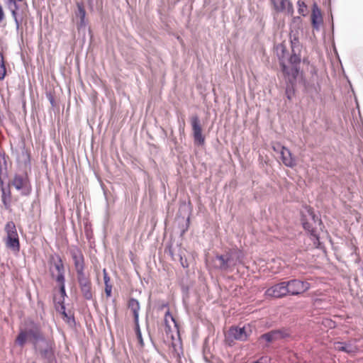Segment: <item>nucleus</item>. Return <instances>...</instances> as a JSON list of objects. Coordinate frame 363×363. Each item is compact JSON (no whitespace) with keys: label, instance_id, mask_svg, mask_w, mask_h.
<instances>
[{"label":"nucleus","instance_id":"nucleus-1","mask_svg":"<svg viewBox=\"0 0 363 363\" xmlns=\"http://www.w3.org/2000/svg\"><path fill=\"white\" fill-rule=\"evenodd\" d=\"M243 254L238 249H231L223 255H217L213 259L215 268L224 271L232 272L239 264H242Z\"/></svg>","mask_w":363,"mask_h":363},{"label":"nucleus","instance_id":"nucleus-2","mask_svg":"<svg viewBox=\"0 0 363 363\" xmlns=\"http://www.w3.org/2000/svg\"><path fill=\"white\" fill-rule=\"evenodd\" d=\"M308 213L310 220L305 221L303 220V227L311 233V235L313 238L314 243L315 244V241L319 242V235L317 233L318 228L322 230L323 223L319 217L314 213L311 211H308Z\"/></svg>","mask_w":363,"mask_h":363},{"label":"nucleus","instance_id":"nucleus-3","mask_svg":"<svg viewBox=\"0 0 363 363\" xmlns=\"http://www.w3.org/2000/svg\"><path fill=\"white\" fill-rule=\"evenodd\" d=\"M54 268L57 272V274L51 269V275L53 279L59 284L60 293L63 298L67 296L65 291V268L62 261L60 257H58L57 261L54 263Z\"/></svg>","mask_w":363,"mask_h":363},{"label":"nucleus","instance_id":"nucleus-4","mask_svg":"<svg viewBox=\"0 0 363 363\" xmlns=\"http://www.w3.org/2000/svg\"><path fill=\"white\" fill-rule=\"evenodd\" d=\"M43 346H40L38 350L41 357L45 360V363H57L55 349V345L50 340H44Z\"/></svg>","mask_w":363,"mask_h":363},{"label":"nucleus","instance_id":"nucleus-5","mask_svg":"<svg viewBox=\"0 0 363 363\" xmlns=\"http://www.w3.org/2000/svg\"><path fill=\"white\" fill-rule=\"evenodd\" d=\"M289 296H298L308 290L311 284L308 281L300 279H291L286 281Z\"/></svg>","mask_w":363,"mask_h":363},{"label":"nucleus","instance_id":"nucleus-6","mask_svg":"<svg viewBox=\"0 0 363 363\" xmlns=\"http://www.w3.org/2000/svg\"><path fill=\"white\" fill-rule=\"evenodd\" d=\"M17 191H21L23 196H28L30 193V186L26 174H15L11 182Z\"/></svg>","mask_w":363,"mask_h":363},{"label":"nucleus","instance_id":"nucleus-7","mask_svg":"<svg viewBox=\"0 0 363 363\" xmlns=\"http://www.w3.org/2000/svg\"><path fill=\"white\" fill-rule=\"evenodd\" d=\"M191 125L195 145L199 146L203 145L205 143V138L202 135V128L198 116H193L191 118Z\"/></svg>","mask_w":363,"mask_h":363},{"label":"nucleus","instance_id":"nucleus-8","mask_svg":"<svg viewBox=\"0 0 363 363\" xmlns=\"http://www.w3.org/2000/svg\"><path fill=\"white\" fill-rule=\"evenodd\" d=\"M69 252L74 261L77 273L84 271V258L81 250L77 246H72Z\"/></svg>","mask_w":363,"mask_h":363},{"label":"nucleus","instance_id":"nucleus-9","mask_svg":"<svg viewBox=\"0 0 363 363\" xmlns=\"http://www.w3.org/2000/svg\"><path fill=\"white\" fill-rule=\"evenodd\" d=\"M265 294L267 296L274 298H282L289 295V291L287 289L286 282L281 281L277 284L273 285L270 288L267 289L265 291Z\"/></svg>","mask_w":363,"mask_h":363},{"label":"nucleus","instance_id":"nucleus-10","mask_svg":"<svg viewBox=\"0 0 363 363\" xmlns=\"http://www.w3.org/2000/svg\"><path fill=\"white\" fill-rule=\"evenodd\" d=\"M274 9L278 12H284L287 15L292 16L294 10L293 4L290 0H270Z\"/></svg>","mask_w":363,"mask_h":363},{"label":"nucleus","instance_id":"nucleus-11","mask_svg":"<svg viewBox=\"0 0 363 363\" xmlns=\"http://www.w3.org/2000/svg\"><path fill=\"white\" fill-rule=\"evenodd\" d=\"M280 65L281 67V71L283 72L284 76L287 77V79L290 84L292 86L296 82V78L298 77L299 72V68L297 66H291L289 67L286 66L282 60H280Z\"/></svg>","mask_w":363,"mask_h":363},{"label":"nucleus","instance_id":"nucleus-12","mask_svg":"<svg viewBox=\"0 0 363 363\" xmlns=\"http://www.w3.org/2000/svg\"><path fill=\"white\" fill-rule=\"evenodd\" d=\"M288 335L287 333L283 330H271L259 337L260 340H264L267 342L270 343L281 340Z\"/></svg>","mask_w":363,"mask_h":363},{"label":"nucleus","instance_id":"nucleus-13","mask_svg":"<svg viewBox=\"0 0 363 363\" xmlns=\"http://www.w3.org/2000/svg\"><path fill=\"white\" fill-rule=\"evenodd\" d=\"M279 147L281 149L280 154L281 156V160L284 165L289 167H294L296 166V160L292 156L291 151L284 146H280Z\"/></svg>","mask_w":363,"mask_h":363},{"label":"nucleus","instance_id":"nucleus-14","mask_svg":"<svg viewBox=\"0 0 363 363\" xmlns=\"http://www.w3.org/2000/svg\"><path fill=\"white\" fill-rule=\"evenodd\" d=\"M228 335L240 341H245L247 338V335L244 327H232L229 330Z\"/></svg>","mask_w":363,"mask_h":363},{"label":"nucleus","instance_id":"nucleus-15","mask_svg":"<svg viewBox=\"0 0 363 363\" xmlns=\"http://www.w3.org/2000/svg\"><path fill=\"white\" fill-rule=\"evenodd\" d=\"M77 10L75 12L76 17L79 18V21L77 23L78 29L85 27L86 26V11L82 4L77 3Z\"/></svg>","mask_w":363,"mask_h":363},{"label":"nucleus","instance_id":"nucleus-16","mask_svg":"<svg viewBox=\"0 0 363 363\" xmlns=\"http://www.w3.org/2000/svg\"><path fill=\"white\" fill-rule=\"evenodd\" d=\"M311 22L313 26L315 28H318L322 22L321 11L315 4L313 5L312 8Z\"/></svg>","mask_w":363,"mask_h":363},{"label":"nucleus","instance_id":"nucleus-17","mask_svg":"<svg viewBox=\"0 0 363 363\" xmlns=\"http://www.w3.org/2000/svg\"><path fill=\"white\" fill-rule=\"evenodd\" d=\"M128 308L133 312L134 323H139L140 303L135 298H131L128 301Z\"/></svg>","mask_w":363,"mask_h":363},{"label":"nucleus","instance_id":"nucleus-18","mask_svg":"<svg viewBox=\"0 0 363 363\" xmlns=\"http://www.w3.org/2000/svg\"><path fill=\"white\" fill-rule=\"evenodd\" d=\"M25 330L27 332L28 338L31 337L36 341L40 340L43 342L45 340V339L43 337L39 328L34 324L30 328H25Z\"/></svg>","mask_w":363,"mask_h":363},{"label":"nucleus","instance_id":"nucleus-19","mask_svg":"<svg viewBox=\"0 0 363 363\" xmlns=\"http://www.w3.org/2000/svg\"><path fill=\"white\" fill-rule=\"evenodd\" d=\"M336 350L338 351L344 352L347 354H354L357 352V347L353 345L352 344L348 342H338L335 345Z\"/></svg>","mask_w":363,"mask_h":363},{"label":"nucleus","instance_id":"nucleus-20","mask_svg":"<svg viewBox=\"0 0 363 363\" xmlns=\"http://www.w3.org/2000/svg\"><path fill=\"white\" fill-rule=\"evenodd\" d=\"M11 190L9 186L7 188L2 187L1 191V201L3 204L4 205L5 208L9 209L10 208L11 204Z\"/></svg>","mask_w":363,"mask_h":363},{"label":"nucleus","instance_id":"nucleus-21","mask_svg":"<svg viewBox=\"0 0 363 363\" xmlns=\"http://www.w3.org/2000/svg\"><path fill=\"white\" fill-rule=\"evenodd\" d=\"M77 276L79 288L87 286H91V282L89 277V275L86 274L84 271L77 273Z\"/></svg>","mask_w":363,"mask_h":363},{"label":"nucleus","instance_id":"nucleus-22","mask_svg":"<svg viewBox=\"0 0 363 363\" xmlns=\"http://www.w3.org/2000/svg\"><path fill=\"white\" fill-rule=\"evenodd\" d=\"M6 238L18 237L15 223L13 221H9L5 225Z\"/></svg>","mask_w":363,"mask_h":363},{"label":"nucleus","instance_id":"nucleus-23","mask_svg":"<svg viewBox=\"0 0 363 363\" xmlns=\"http://www.w3.org/2000/svg\"><path fill=\"white\" fill-rule=\"evenodd\" d=\"M0 174H4V177H8V163L4 153H0Z\"/></svg>","mask_w":363,"mask_h":363},{"label":"nucleus","instance_id":"nucleus-24","mask_svg":"<svg viewBox=\"0 0 363 363\" xmlns=\"http://www.w3.org/2000/svg\"><path fill=\"white\" fill-rule=\"evenodd\" d=\"M6 245L7 247L14 251H18L20 248L18 237L6 238Z\"/></svg>","mask_w":363,"mask_h":363},{"label":"nucleus","instance_id":"nucleus-25","mask_svg":"<svg viewBox=\"0 0 363 363\" xmlns=\"http://www.w3.org/2000/svg\"><path fill=\"white\" fill-rule=\"evenodd\" d=\"M28 339V336L27 335V332L25 330V329H21L18 336L16 337L15 342L16 345L22 347L25 345Z\"/></svg>","mask_w":363,"mask_h":363},{"label":"nucleus","instance_id":"nucleus-26","mask_svg":"<svg viewBox=\"0 0 363 363\" xmlns=\"http://www.w3.org/2000/svg\"><path fill=\"white\" fill-rule=\"evenodd\" d=\"M83 297L86 300H91L93 298L91 286H87L80 288Z\"/></svg>","mask_w":363,"mask_h":363},{"label":"nucleus","instance_id":"nucleus-27","mask_svg":"<svg viewBox=\"0 0 363 363\" xmlns=\"http://www.w3.org/2000/svg\"><path fill=\"white\" fill-rule=\"evenodd\" d=\"M300 62H301L300 55L296 52V50H294V52H292V54L291 55V56L289 59V62L291 64V66L298 67Z\"/></svg>","mask_w":363,"mask_h":363},{"label":"nucleus","instance_id":"nucleus-28","mask_svg":"<svg viewBox=\"0 0 363 363\" xmlns=\"http://www.w3.org/2000/svg\"><path fill=\"white\" fill-rule=\"evenodd\" d=\"M135 330L137 339L138 340V343H139L140 346L141 347H143L144 346V342H143V339L142 337V333L140 331L139 323H135Z\"/></svg>","mask_w":363,"mask_h":363},{"label":"nucleus","instance_id":"nucleus-29","mask_svg":"<svg viewBox=\"0 0 363 363\" xmlns=\"http://www.w3.org/2000/svg\"><path fill=\"white\" fill-rule=\"evenodd\" d=\"M6 75V67L4 60V56L1 52H0V80L4 79Z\"/></svg>","mask_w":363,"mask_h":363},{"label":"nucleus","instance_id":"nucleus-30","mask_svg":"<svg viewBox=\"0 0 363 363\" xmlns=\"http://www.w3.org/2000/svg\"><path fill=\"white\" fill-rule=\"evenodd\" d=\"M18 9V8H14V9H9L11 13L12 17L15 21L16 29L17 31H18L20 29V21L18 20V18L17 17V10Z\"/></svg>","mask_w":363,"mask_h":363},{"label":"nucleus","instance_id":"nucleus-31","mask_svg":"<svg viewBox=\"0 0 363 363\" xmlns=\"http://www.w3.org/2000/svg\"><path fill=\"white\" fill-rule=\"evenodd\" d=\"M61 309L62 311V315H64L65 318H67V322L69 324L74 323L75 321H74V317L72 315H68V314L65 311V306L63 303L61 305Z\"/></svg>","mask_w":363,"mask_h":363},{"label":"nucleus","instance_id":"nucleus-32","mask_svg":"<svg viewBox=\"0 0 363 363\" xmlns=\"http://www.w3.org/2000/svg\"><path fill=\"white\" fill-rule=\"evenodd\" d=\"M297 4L298 6V13L303 16H305V12L306 10V5L305 4V3L303 1H302L301 0L298 1Z\"/></svg>","mask_w":363,"mask_h":363},{"label":"nucleus","instance_id":"nucleus-33","mask_svg":"<svg viewBox=\"0 0 363 363\" xmlns=\"http://www.w3.org/2000/svg\"><path fill=\"white\" fill-rule=\"evenodd\" d=\"M305 87L308 92H315L316 94L318 92L320 88L318 85H313L312 86H310L307 84H305Z\"/></svg>","mask_w":363,"mask_h":363},{"label":"nucleus","instance_id":"nucleus-34","mask_svg":"<svg viewBox=\"0 0 363 363\" xmlns=\"http://www.w3.org/2000/svg\"><path fill=\"white\" fill-rule=\"evenodd\" d=\"M17 0H7L6 4L9 9H14V8H19Z\"/></svg>","mask_w":363,"mask_h":363},{"label":"nucleus","instance_id":"nucleus-35","mask_svg":"<svg viewBox=\"0 0 363 363\" xmlns=\"http://www.w3.org/2000/svg\"><path fill=\"white\" fill-rule=\"evenodd\" d=\"M293 86H294V85L292 86L291 84L290 86L288 85L286 89V94L287 98L289 100L291 99V96L293 94V91H294Z\"/></svg>","mask_w":363,"mask_h":363},{"label":"nucleus","instance_id":"nucleus-36","mask_svg":"<svg viewBox=\"0 0 363 363\" xmlns=\"http://www.w3.org/2000/svg\"><path fill=\"white\" fill-rule=\"evenodd\" d=\"M291 43L292 52H294V50H296V48L298 46V40L294 38L293 40H291Z\"/></svg>","mask_w":363,"mask_h":363},{"label":"nucleus","instance_id":"nucleus-37","mask_svg":"<svg viewBox=\"0 0 363 363\" xmlns=\"http://www.w3.org/2000/svg\"><path fill=\"white\" fill-rule=\"evenodd\" d=\"M112 286L111 284L105 285V293L107 296H111Z\"/></svg>","mask_w":363,"mask_h":363},{"label":"nucleus","instance_id":"nucleus-38","mask_svg":"<svg viewBox=\"0 0 363 363\" xmlns=\"http://www.w3.org/2000/svg\"><path fill=\"white\" fill-rule=\"evenodd\" d=\"M104 284H105V285H106V284H108V282H109V281H110V278H109V277L108 276V274H106V270H105V269L104 270Z\"/></svg>","mask_w":363,"mask_h":363},{"label":"nucleus","instance_id":"nucleus-39","mask_svg":"<svg viewBox=\"0 0 363 363\" xmlns=\"http://www.w3.org/2000/svg\"><path fill=\"white\" fill-rule=\"evenodd\" d=\"M180 262H181V264L182 265V267H183L184 268H186V267H188V266H189V265H188V264H187L186 259H184H184H183V258L181 257V258H180Z\"/></svg>","mask_w":363,"mask_h":363},{"label":"nucleus","instance_id":"nucleus-40","mask_svg":"<svg viewBox=\"0 0 363 363\" xmlns=\"http://www.w3.org/2000/svg\"><path fill=\"white\" fill-rule=\"evenodd\" d=\"M4 174H0V186H1V190L2 191V187L4 186Z\"/></svg>","mask_w":363,"mask_h":363},{"label":"nucleus","instance_id":"nucleus-41","mask_svg":"<svg viewBox=\"0 0 363 363\" xmlns=\"http://www.w3.org/2000/svg\"><path fill=\"white\" fill-rule=\"evenodd\" d=\"M4 18V13L2 6L0 5V22L3 21Z\"/></svg>","mask_w":363,"mask_h":363},{"label":"nucleus","instance_id":"nucleus-42","mask_svg":"<svg viewBox=\"0 0 363 363\" xmlns=\"http://www.w3.org/2000/svg\"><path fill=\"white\" fill-rule=\"evenodd\" d=\"M168 317H169L172 319V320L174 322V319L172 317V315L169 313V312H167V313L165 314V321H167Z\"/></svg>","mask_w":363,"mask_h":363},{"label":"nucleus","instance_id":"nucleus-43","mask_svg":"<svg viewBox=\"0 0 363 363\" xmlns=\"http://www.w3.org/2000/svg\"><path fill=\"white\" fill-rule=\"evenodd\" d=\"M293 20H294V23H296V22L299 23L301 21V18L299 16L294 17Z\"/></svg>","mask_w":363,"mask_h":363},{"label":"nucleus","instance_id":"nucleus-44","mask_svg":"<svg viewBox=\"0 0 363 363\" xmlns=\"http://www.w3.org/2000/svg\"><path fill=\"white\" fill-rule=\"evenodd\" d=\"M18 1H22L23 0H17Z\"/></svg>","mask_w":363,"mask_h":363},{"label":"nucleus","instance_id":"nucleus-45","mask_svg":"<svg viewBox=\"0 0 363 363\" xmlns=\"http://www.w3.org/2000/svg\"><path fill=\"white\" fill-rule=\"evenodd\" d=\"M32 363H35V362H32Z\"/></svg>","mask_w":363,"mask_h":363}]
</instances>
